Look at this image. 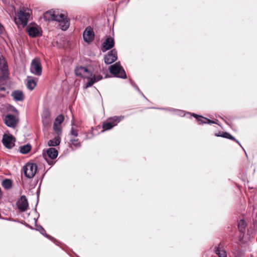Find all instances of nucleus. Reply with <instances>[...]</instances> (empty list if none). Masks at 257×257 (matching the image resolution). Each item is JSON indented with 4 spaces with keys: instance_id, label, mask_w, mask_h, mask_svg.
<instances>
[{
    "instance_id": "obj_1",
    "label": "nucleus",
    "mask_w": 257,
    "mask_h": 257,
    "mask_svg": "<svg viewBox=\"0 0 257 257\" xmlns=\"http://www.w3.org/2000/svg\"><path fill=\"white\" fill-rule=\"evenodd\" d=\"M43 18L46 21H55L59 23L61 30L66 31L70 26L69 19L63 14H59L53 11H49L43 15Z\"/></svg>"
},
{
    "instance_id": "obj_2",
    "label": "nucleus",
    "mask_w": 257,
    "mask_h": 257,
    "mask_svg": "<svg viewBox=\"0 0 257 257\" xmlns=\"http://www.w3.org/2000/svg\"><path fill=\"white\" fill-rule=\"evenodd\" d=\"M32 14V11L28 8L23 7L20 9L17 13V17L14 19L15 23L18 27L19 28L20 26H22V28L25 27L27 25Z\"/></svg>"
},
{
    "instance_id": "obj_3",
    "label": "nucleus",
    "mask_w": 257,
    "mask_h": 257,
    "mask_svg": "<svg viewBox=\"0 0 257 257\" xmlns=\"http://www.w3.org/2000/svg\"><path fill=\"white\" fill-rule=\"evenodd\" d=\"M124 118L123 116H114L108 118L102 124V132L105 131H108L114 126L116 125L118 122L122 120Z\"/></svg>"
},
{
    "instance_id": "obj_4",
    "label": "nucleus",
    "mask_w": 257,
    "mask_h": 257,
    "mask_svg": "<svg viewBox=\"0 0 257 257\" xmlns=\"http://www.w3.org/2000/svg\"><path fill=\"white\" fill-rule=\"evenodd\" d=\"M110 73L114 76L121 78H126V75L123 68L121 66L119 62L111 65L109 68Z\"/></svg>"
},
{
    "instance_id": "obj_5",
    "label": "nucleus",
    "mask_w": 257,
    "mask_h": 257,
    "mask_svg": "<svg viewBox=\"0 0 257 257\" xmlns=\"http://www.w3.org/2000/svg\"><path fill=\"white\" fill-rule=\"evenodd\" d=\"M24 173L28 178H33L37 170V165L35 163H28L23 167Z\"/></svg>"
},
{
    "instance_id": "obj_6",
    "label": "nucleus",
    "mask_w": 257,
    "mask_h": 257,
    "mask_svg": "<svg viewBox=\"0 0 257 257\" xmlns=\"http://www.w3.org/2000/svg\"><path fill=\"white\" fill-rule=\"evenodd\" d=\"M30 71L36 76H40L42 73V67L39 58H34L31 63Z\"/></svg>"
},
{
    "instance_id": "obj_7",
    "label": "nucleus",
    "mask_w": 257,
    "mask_h": 257,
    "mask_svg": "<svg viewBox=\"0 0 257 257\" xmlns=\"http://www.w3.org/2000/svg\"><path fill=\"white\" fill-rule=\"evenodd\" d=\"M26 31L29 36L32 38H35L42 35V31L40 28L36 24L29 25L26 28Z\"/></svg>"
},
{
    "instance_id": "obj_8",
    "label": "nucleus",
    "mask_w": 257,
    "mask_h": 257,
    "mask_svg": "<svg viewBox=\"0 0 257 257\" xmlns=\"http://www.w3.org/2000/svg\"><path fill=\"white\" fill-rule=\"evenodd\" d=\"M19 119L18 117L11 114H8L5 115L4 118V122L7 126L12 128H15L18 122Z\"/></svg>"
},
{
    "instance_id": "obj_9",
    "label": "nucleus",
    "mask_w": 257,
    "mask_h": 257,
    "mask_svg": "<svg viewBox=\"0 0 257 257\" xmlns=\"http://www.w3.org/2000/svg\"><path fill=\"white\" fill-rule=\"evenodd\" d=\"M64 116L61 114L58 115L56 118L53 124V130L57 135H60L62 133L61 124L64 121Z\"/></svg>"
},
{
    "instance_id": "obj_10",
    "label": "nucleus",
    "mask_w": 257,
    "mask_h": 257,
    "mask_svg": "<svg viewBox=\"0 0 257 257\" xmlns=\"http://www.w3.org/2000/svg\"><path fill=\"white\" fill-rule=\"evenodd\" d=\"M16 139L12 135L4 134L3 137L2 142L4 146L7 149H12L15 146Z\"/></svg>"
},
{
    "instance_id": "obj_11",
    "label": "nucleus",
    "mask_w": 257,
    "mask_h": 257,
    "mask_svg": "<svg viewBox=\"0 0 257 257\" xmlns=\"http://www.w3.org/2000/svg\"><path fill=\"white\" fill-rule=\"evenodd\" d=\"M16 205L18 209L21 212H23L27 211L29 207V204L26 196H21L17 201Z\"/></svg>"
},
{
    "instance_id": "obj_12",
    "label": "nucleus",
    "mask_w": 257,
    "mask_h": 257,
    "mask_svg": "<svg viewBox=\"0 0 257 257\" xmlns=\"http://www.w3.org/2000/svg\"><path fill=\"white\" fill-rule=\"evenodd\" d=\"M117 59V52L115 49H113L105 56L104 62L107 64H110L115 62Z\"/></svg>"
},
{
    "instance_id": "obj_13",
    "label": "nucleus",
    "mask_w": 257,
    "mask_h": 257,
    "mask_svg": "<svg viewBox=\"0 0 257 257\" xmlns=\"http://www.w3.org/2000/svg\"><path fill=\"white\" fill-rule=\"evenodd\" d=\"M42 121L43 125L47 127L50 126L52 122L51 112L49 110H45L42 114Z\"/></svg>"
},
{
    "instance_id": "obj_14",
    "label": "nucleus",
    "mask_w": 257,
    "mask_h": 257,
    "mask_svg": "<svg viewBox=\"0 0 257 257\" xmlns=\"http://www.w3.org/2000/svg\"><path fill=\"white\" fill-rule=\"evenodd\" d=\"M83 37L84 41L87 43L91 42L94 38V34L93 30L89 27H87L83 32Z\"/></svg>"
},
{
    "instance_id": "obj_15",
    "label": "nucleus",
    "mask_w": 257,
    "mask_h": 257,
    "mask_svg": "<svg viewBox=\"0 0 257 257\" xmlns=\"http://www.w3.org/2000/svg\"><path fill=\"white\" fill-rule=\"evenodd\" d=\"M193 115L194 116V117H195L196 118V119L199 124H202L204 123H208V124L215 123V122L214 120H210L207 118L203 117L201 115H198L195 113H193Z\"/></svg>"
},
{
    "instance_id": "obj_16",
    "label": "nucleus",
    "mask_w": 257,
    "mask_h": 257,
    "mask_svg": "<svg viewBox=\"0 0 257 257\" xmlns=\"http://www.w3.org/2000/svg\"><path fill=\"white\" fill-rule=\"evenodd\" d=\"M102 79V76L100 74L94 75L92 77L88 78V81L86 83L85 88H87L91 86L95 82Z\"/></svg>"
},
{
    "instance_id": "obj_17",
    "label": "nucleus",
    "mask_w": 257,
    "mask_h": 257,
    "mask_svg": "<svg viewBox=\"0 0 257 257\" xmlns=\"http://www.w3.org/2000/svg\"><path fill=\"white\" fill-rule=\"evenodd\" d=\"M114 44V40L112 38H107L103 43V47L105 50L111 49Z\"/></svg>"
},
{
    "instance_id": "obj_18",
    "label": "nucleus",
    "mask_w": 257,
    "mask_h": 257,
    "mask_svg": "<svg viewBox=\"0 0 257 257\" xmlns=\"http://www.w3.org/2000/svg\"><path fill=\"white\" fill-rule=\"evenodd\" d=\"M12 96L16 101H22L25 98L24 93L21 90H15L13 91L12 92Z\"/></svg>"
},
{
    "instance_id": "obj_19",
    "label": "nucleus",
    "mask_w": 257,
    "mask_h": 257,
    "mask_svg": "<svg viewBox=\"0 0 257 257\" xmlns=\"http://www.w3.org/2000/svg\"><path fill=\"white\" fill-rule=\"evenodd\" d=\"M222 246L220 242L217 246L215 247V252L219 257H227L226 252L224 249H222Z\"/></svg>"
},
{
    "instance_id": "obj_20",
    "label": "nucleus",
    "mask_w": 257,
    "mask_h": 257,
    "mask_svg": "<svg viewBox=\"0 0 257 257\" xmlns=\"http://www.w3.org/2000/svg\"><path fill=\"white\" fill-rule=\"evenodd\" d=\"M48 156L51 159H56L58 155L57 150L53 148H50L46 151Z\"/></svg>"
},
{
    "instance_id": "obj_21",
    "label": "nucleus",
    "mask_w": 257,
    "mask_h": 257,
    "mask_svg": "<svg viewBox=\"0 0 257 257\" xmlns=\"http://www.w3.org/2000/svg\"><path fill=\"white\" fill-rule=\"evenodd\" d=\"M27 87L30 90H32L36 86V82L31 77H27Z\"/></svg>"
},
{
    "instance_id": "obj_22",
    "label": "nucleus",
    "mask_w": 257,
    "mask_h": 257,
    "mask_svg": "<svg viewBox=\"0 0 257 257\" xmlns=\"http://www.w3.org/2000/svg\"><path fill=\"white\" fill-rule=\"evenodd\" d=\"M58 135L57 137H55L53 139L50 140L48 142V145L50 147H55L58 146L61 142V138Z\"/></svg>"
},
{
    "instance_id": "obj_23",
    "label": "nucleus",
    "mask_w": 257,
    "mask_h": 257,
    "mask_svg": "<svg viewBox=\"0 0 257 257\" xmlns=\"http://www.w3.org/2000/svg\"><path fill=\"white\" fill-rule=\"evenodd\" d=\"M216 136H218V137H221L222 138L228 139H230L232 141H234L241 146V145H240V143L239 142V141H237V140H236L234 137H233L232 135H231L230 134H229L228 133L223 132L221 134L216 135Z\"/></svg>"
},
{
    "instance_id": "obj_24",
    "label": "nucleus",
    "mask_w": 257,
    "mask_h": 257,
    "mask_svg": "<svg viewBox=\"0 0 257 257\" xmlns=\"http://www.w3.org/2000/svg\"><path fill=\"white\" fill-rule=\"evenodd\" d=\"M1 76H0V81H7L9 77V70H1L0 71Z\"/></svg>"
},
{
    "instance_id": "obj_25",
    "label": "nucleus",
    "mask_w": 257,
    "mask_h": 257,
    "mask_svg": "<svg viewBox=\"0 0 257 257\" xmlns=\"http://www.w3.org/2000/svg\"><path fill=\"white\" fill-rule=\"evenodd\" d=\"M88 72V69L83 67H80L76 68L75 69V73L76 75L80 76L82 77H84L83 74L82 73L87 72Z\"/></svg>"
},
{
    "instance_id": "obj_26",
    "label": "nucleus",
    "mask_w": 257,
    "mask_h": 257,
    "mask_svg": "<svg viewBox=\"0 0 257 257\" xmlns=\"http://www.w3.org/2000/svg\"><path fill=\"white\" fill-rule=\"evenodd\" d=\"M70 144L72 148L77 149L81 147V143L79 142L78 139L71 138L70 140Z\"/></svg>"
},
{
    "instance_id": "obj_27",
    "label": "nucleus",
    "mask_w": 257,
    "mask_h": 257,
    "mask_svg": "<svg viewBox=\"0 0 257 257\" xmlns=\"http://www.w3.org/2000/svg\"><path fill=\"white\" fill-rule=\"evenodd\" d=\"M9 70L7 62L3 57L0 58V71Z\"/></svg>"
},
{
    "instance_id": "obj_28",
    "label": "nucleus",
    "mask_w": 257,
    "mask_h": 257,
    "mask_svg": "<svg viewBox=\"0 0 257 257\" xmlns=\"http://www.w3.org/2000/svg\"><path fill=\"white\" fill-rule=\"evenodd\" d=\"M31 150V146L30 145H26L21 147L20 152L23 154H26L28 153Z\"/></svg>"
},
{
    "instance_id": "obj_29",
    "label": "nucleus",
    "mask_w": 257,
    "mask_h": 257,
    "mask_svg": "<svg viewBox=\"0 0 257 257\" xmlns=\"http://www.w3.org/2000/svg\"><path fill=\"white\" fill-rule=\"evenodd\" d=\"M246 224L244 220H240L238 222V227L240 232L244 233L245 230Z\"/></svg>"
},
{
    "instance_id": "obj_30",
    "label": "nucleus",
    "mask_w": 257,
    "mask_h": 257,
    "mask_svg": "<svg viewBox=\"0 0 257 257\" xmlns=\"http://www.w3.org/2000/svg\"><path fill=\"white\" fill-rule=\"evenodd\" d=\"M2 185L5 189H8L12 187V183L11 180L6 179L2 182Z\"/></svg>"
},
{
    "instance_id": "obj_31",
    "label": "nucleus",
    "mask_w": 257,
    "mask_h": 257,
    "mask_svg": "<svg viewBox=\"0 0 257 257\" xmlns=\"http://www.w3.org/2000/svg\"><path fill=\"white\" fill-rule=\"evenodd\" d=\"M73 125L74 123L73 122L70 134L72 137H76L78 136V130L75 128Z\"/></svg>"
},
{
    "instance_id": "obj_32",
    "label": "nucleus",
    "mask_w": 257,
    "mask_h": 257,
    "mask_svg": "<svg viewBox=\"0 0 257 257\" xmlns=\"http://www.w3.org/2000/svg\"><path fill=\"white\" fill-rule=\"evenodd\" d=\"M4 84H0V91H4L6 90V88L3 86Z\"/></svg>"
},
{
    "instance_id": "obj_33",
    "label": "nucleus",
    "mask_w": 257,
    "mask_h": 257,
    "mask_svg": "<svg viewBox=\"0 0 257 257\" xmlns=\"http://www.w3.org/2000/svg\"><path fill=\"white\" fill-rule=\"evenodd\" d=\"M3 25L0 23V34H2L3 32Z\"/></svg>"
},
{
    "instance_id": "obj_34",
    "label": "nucleus",
    "mask_w": 257,
    "mask_h": 257,
    "mask_svg": "<svg viewBox=\"0 0 257 257\" xmlns=\"http://www.w3.org/2000/svg\"><path fill=\"white\" fill-rule=\"evenodd\" d=\"M49 165H52L53 164V161H47Z\"/></svg>"
},
{
    "instance_id": "obj_35",
    "label": "nucleus",
    "mask_w": 257,
    "mask_h": 257,
    "mask_svg": "<svg viewBox=\"0 0 257 257\" xmlns=\"http://www.w3.org/2000/svg\"><path fill=\"white\" fill-rule=\"evenodd\" d=\"M13 111H15V112H17V110L15 107H14L13 108Z\"/></svg>"
},
{
    "instance_id": "obj_36",
    "label": "nucleus",
    "mask_w": 257,
    "mask_h": 257,
    "mask_svg": "<svg viewBox=\"0 0 257 257\" xmlns=\"http://www.w3.org/2000/svg\"><path fill=\"white\" fill-rule=\"evenodd\" d=\"M45 235L46 236H47V237L48 236V235L47 234H45Z\"/></svg>"
}]
</instances>
